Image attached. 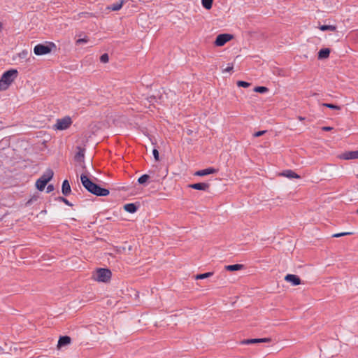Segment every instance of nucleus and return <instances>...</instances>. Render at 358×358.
Segmentation results:
<instances>
[{
  "instance_id": "obj_23",
  "label": "nucleus",
  "mask_w": 358,
  "mask_h": 358,
  "mask_svg": "<svg viewBox=\"0 0 358 358\" xmlns=\"http://www.w3.org/2000/svg\"><path fill=\"white\" fill-rule=\"evenodd\" d=\"M213 0H201L202 6L207 10L212 8Z\"/></svg>"
},
{
  "instance_id": "obj_19",
  "label": "nucleus",
  "mask_w": 358,
  "mask_h": 358,
  "mask_svg": "<svg viewBox=\"0 0 358 358\" xmlns=\"http://www.w3.org/2000/svg\"><path fill=\"white\" fill-rule=\"evenodd\" d=\"M124 209L130 213H134L137 210V207L134 203H127L124 206Z\"/></svg>"
},
{
  "instance_id": "obj_20",
  "label": "nucleus",
  "mask_w": 358,
  "mask_h": 358,
  "mask_svg": "<svg viewBox=\"0 0 358 358\" xmlns=\"http://www.w3.org/2000/svg\"><path fill=\"white\" fill-rule=\"evenodd\" d=\"M243 267L242 264H233L227 265L225 266V269L229 271H234L241 269Z\"/></svg>"
},
{
  "instance_id": "obj_2",
  "label": "nucleus",
  "mask_w": 358,
  "mask_h": 358,
  "mask_svg": "<svg viewBox=\"0 0 358 358\" xmlns=\"http://www.w3.org/2000/svg\"><path fill=\"white\" fill-rule=\"evenodd\" d=\"M17 76V71L10 69L6 71L0 79V90H6Z\"/></svg>"
},
{
  "instance_id": "obj_34",
  "label": "nucleus",
  "mask_w": 358,
  "mask_h": 358,
  "mask_svg": "<svg viewBox=\"0 0 358 358\" xmlns=\"http://www.w3.org/2000/svg\"><path fill=\"white\" fill-rule=\"evenodd\" d=\"M266 132V131H265V130L259 131L257 132H255L253 134V136H254V137H259V136H261L264 135Z\"/></svg>"
},
{
  "instance_id": "obj_38",
  "label": "nucleus",
  "mask_w": 358,
  "mask_h": 358,
  "mask_svg": "<svg viewBox=\"0 0 358 358\" xmlns=\"http://www.w3.org/2000/svg\"><path fill=\"white\" fill-rule=\"evenodd\" d=\"M62 201L68 206H71V203L65 198H61Z\"/></svg>"
},
{
  "instance_id": "obj_31",
  "label": "nucleus",
  "mask_w": 358,
  "mask_h": 358,
  "mask_svg": "<svg viewBox=\"0 0 358 358\" xmlns=\"http://www.w3.org/2000/svg\"><path fill=\"white\" fill-rule=\"evenodd\" d=\"M100 60L101 62L103 63H106L108 62L109 60V58H108V54H103L100 57Z\"/></svg>"
},
{
  "instance_id": "obj_11",
  "label": "nucleus",
  "mask_w": 358,
  "mask_h": 358,
  "mask_svg": "<svg viewBox=\"0 0 358 358\" xmlns=\"http://www.w3.org/2000/svg\"><path fill=\"white\" fill-rule=\"evenodd\" d=\"M189 187L197 190L206 191L209 188V185L205 182H199L189 185Z\"/></svg>"
},
{
  "instance_id": "obj_30",
  "label": "nucleus",
  "mask_w": 358,
  "mask_h": 358,
  "mask_svg": "<svg viewBox=\"0 0 358 358\" xmlns=\"http://www.w3.org/2000/svg\"><path fill=\"white\" fill-rule=\"evenodd\" d=\"M323 106H325V107L331 108V109H336V110H339L340 109V107L338 106L334 105V104H331V103H324Z\"/></svg>"
},
{
  "instance_id": "obj_13",
  "label": "nucleus",
  "mask_w": 358,
  "mask_h": 358,
  "mask_svg": "<svg viewBox=\"0 0 358 358\" xmlns=\"http://www.w3.org/2000/svg\"><path fill=\"white\" fill-rule=\"evenodd\" d=\"M216 173V170L213 168H208L203 170L198 171L195 173L196 176H204L209 174L215 173Z\"/></svg>"
},
{
  "instance_id": "obj_14",
  "label": "nucleus",
  "mask_w": 358,
  "mask_h": 358,
  "mask_svg": "<svg viewBox=\"0 0 358 358\" xmlns=\"http://www.w3.org/2000/svg\"><path fill=\"white\" fill-rule=\"evenodd\" d=\"M54 173L52 170L48 169L43 174V176L40 178L42 180L46 181L48 183L53 177Z\"/></svg>"
},
{
  "instance_id": "obj_35",
  "label": "nucleus",
  "mask_w": 358,
  "mask_h": 358,
  "mask_svg": "<svg viewBox=\"0 0 358 358\" xmlns=\"http://www.w3.org/2000/svg\"><path fill=\"white\" fill-rule=\"evenodd\" d=\"M152 154L154 155L155 160L158 161L159 160V152L157 151V150L154 149L152 151Z\"/></svg>"
},
{
  "instance_id": "obj_1",
  "label": "nucleus",
  "mask_w": 358,
  "mask_h": 358,
  "mask_svg": "<svg viewBox=\"0 0 358 358\" xmlns=\"http://www.w3.org/2000/svg\"><path fill=\"white\" fill-rule=\"evenodd\" d=\"M80 180L83 185L87 191L96 196H107L109 194L108 189L101 188L98 185L94 183L85 174L81 175Z\"/></svg>"
},
{
  "instance_id": "obj_4",
  "label": "nucleus",
  "mask_w": 358,
  "mask_h": 358,
  "mask_svg": "<svg viewBox=\"0 0 358 358\" xmlns=\"http://www.w3.org/2000/svg\"><path fill=\"white\" fill-rule=\"evenodd\" d=\"M51 46H55V45L53 43H50L49 45L38 44L34 47V52L38 56L47 55L51 52Z\"/></svg>"
},
{
  "instance_id": "obj_21",
  "label": "nucleus",
  "mask_w": 358,
  "mask_h": 358,
  "mask_svg": "<svg viewBox=\"0 0 358 358\" xmlns=\"http://www.w3.org/2000/svg\"><path fill=\"white\" fill-rule=\"evenodd\" d=\"M319 29L321 31H335L336 30V27L334 25H321L319 27Z\"/></svg>"
},
{
  "instance_id": "obj_12",
  "label": "nucleus",
  "mask_w": 358,
  "mask_h": 358,
  "mask_svg": "<svg viewBox=\"0 0 358 358\" xmlns=\"http://www.w3.org/2000/svg\"><path fill=\"white\" fill-rule=\"evenodd\" d=\"M78 152L75 155V160L77 162H83L85 157V150L81 147H77Z\"/></svg>"
},
{
  "instance_id": "obj_18",
  "label": "nucleus",
  "mask_w": 358,
  "mask_h": 358,
  "mask_svg": "<svg viewBox=\"0 0 358 358\" xmlns=\"http://www.w3.org/2000/svg\"><path fill=\"white\" fill-rule=\"evenodd\" d=\"M282 176L288 178H299L300 176L292 170H286L281 173Z\"/></svg>"
},
{
  "instance_id": "obj_15",
  "label": "nucleus",
  "mask_w": 358,
  "mask_h": 358,
  "mask_svg": "<svg viewBox=\"0 0 358 358\" xmlns=\"http://www.w3.org/2000/svg\"><path fill=\"white\" fill-rule=\"evenodd\" d=\"M62 194L66 196L69 194L71 192V186L67 180H64L63 181L62 187Z\"/></svg>"
},
{
  "instance_id": "obj_27",
  "label": "nucleus",
  "mask_w": 358,
  "mask_h": 358,
  "mask_svg": "<svg viewBox=\"0 0 358 358\" xmlns=\"http://www.w3.org/2000/svg\"><path fill=\"white\" fill-rule=\"evenodd\" d=\"M237 85L238 87H248L249 86H250V83H248V82H245V81H238L237 82Z\"/></svg>"
},
{
  "instance_id": "obj_16",
  "label": "nucleus",
  "mask_w": 358,
  "mask_h": 358,
  "mask_svg": "<svg viewBox=\"0 0 358 358\" xmlns=\"http://www.w3.org/2000/svg\"><path fill=\"white\" fill-rule=\"evenodd\" d=\"M124 3V0H120V2L113 3L109 6L107 7V9L111 10L113 11H117L120 10Z\"/></svg>"
},
{
  "instance_id": "obj_3",
  "label": "nucleus",
  "mask_w": 358,
  "mask_h": 358,
  "mask_svg": "<svg viewBox=\"0 0 358 358\" xmlns=\"http://www.w3.org/2000/svg\"><path fill=\"white\" fill-rule=\"evenodd\" d=\"M111 277V272L107 268H99L93 274V278L99 282H108Z\"/></svg>"
},
{
  "instance_id": "obj_8",
  "label": "nucleus",
  "mask_w": 358,
  "mask_h": 358,
  "mask_svg": "<svg viewBox=\"0 0 358 358\" xmlns=\"http://www.w3.org/2000/svg\"><path fill=\"white\" fill-rule=\"evenodd\" d=\"M271 341V339L268 338H252V339H245L243 340L241 343L243 345H250V344H255L259 343H268Z\"/></svg>"
},
{
  "instance_id": "obj_25",
  "label": "nucleus",
  "mask_w": 358,
  "mask_h": 358,
  "mask_svg": "<svg viewBox=\"0 0 358 358\" xmlns=\"http://www.w3.org/2000/svg\"><path fill=\"white\" fill-rule=\"evenodd\" d=\"M150 178V176L147 174H144L143 176H141L138 180V183L140 184H144L145 182H146L148 181V180Z\"/></svg>"
},
{
  "instance_id": "obj_10",
  "label": "nucleus",
  "mask_w": 358,
  "mask_h": 358,
  "mask_svg": "<svg viewBox=\"0 0 358 358\" xmlns=\"http://www.w3.org/2000/svg\"><path fill=\"white\" fill-rule=\"evenodd\" d=\"M71 339L68 336H62L59 338L57 343V348L61 349L63 347H66L71 343Z\"/></svg>"
},
{
  "instance_id": "obj_36",
  "label": "nucleus",
  "mask_w": 358,
  "mask_h": 358,
  "mask_svg": "<svg viewBox=\"0 0 358 358\" xmlns=\"http://www.w3.org/2000/svg\"><path fill=\"white\" fill-rule=\"evenodd\" d=\"M322 129L323 131H331V130L333 129V128H332V127H323L322 128Z\"/></svg>"
},
{
  "instance_id": "obj_9",
  "label": "nucleus",
  "mask_w": 358,
  "mask_h": 358,
  "mask_svg": "<svg viewBox=\"0 0 358 358\" xmlns=\"http://www.w3.org/2000/svg\"><path fill=\"white\" fill-rule=\"evenodd\" d=\"M285 280L290 282L292 285H299L301 283V279L296 275L287 274L285 277Z\"/></svg>"
},
{
  "instance_id": "obj_42",
  "label": "nucleus",
  "mask_w": 358,
  "mask_h": 358,
  "mask_svg": "<svg viewBox=\"0 0 358 358\" xmlns=\"http://www.w3.org/2000/svg\"><path fill=\"white\" fill-rule=\"evenodd\" d=\"M357 178H358V175H357Z\"/></svg>"
},
{
  "instance_id": "obj_6",
  "label": "nucleus",
  "mask_w": 358,
  "mask_h": 358,
  "mask_svg": "<svg viewBox=\"0 0 358 358\" xmlns=\"http://www.w3.org/2000/svg\"><path fill=\"white\" fill-rule=\"evenodd\" d=\"M232 38V36L227 34H220L217 36L215 44L217 46H222Z\"/></svg>"
},
{
  "instance_id": "obj_40",
  "label": "nucleus",
  "mask_w": 358,
  "mask_h": 358,
  "mask_svg": "<svg viewBox=\"0 0 358 358\" xmlns=\"http://www.w3.org/2000/svg\"><path fill=\"white\" fill-rule=\"evenodd\" d=\"M2 27V24L0 22V29Z\"/></svg>"
},
{
  "instance_id": "obj_17",
  "label": "nucleus",
  "mask_w": 358,
  "mask_h": 358,
  "mask_svg": "<svg viewBox=\"0 0 358 358\" xmlns=\"http://www.w3.org/2000/svg\"><path fill=\"white\" fill-rule=\"evenodd\" d=\"M330 50L329 48L321 49L318 52V59H324L329 57Z\"/></svg>"
},
{
  "instance_id": "obj_33",
  "label": "nucleus",
  "mask_w": 358,
  "mask_h": 358,
  "mask_svg": "<svg viewBox=\"0 0 358 358\" xmlns=\"http://www.w3.org/2000/svg\"><path fill=\"white\" fill-rule=\"evenodd\" d=\"M88 41V38L87 37L83 38H78L76 41V44L79 45L80 43H87Z\"/></svg>"
},
{
  "instance_id": "obj_26",
  "label": "nucleus",
  "mask_w": 358,
  "mask_h": 358,
  "mask_svg": "<svg viewBox=\"0 0 358 358\" xmlns=\"http://www.w3.org/2000/svg\"><path fill=\"white\" fill-rule=\"evenodd\" d=\"M254 91L256 92H259V93H265V92H267L268 91V90L266 87L261 86V87H256L254 89Z\"/></svg>"
},
{
  "instance_id": "obj_7",
  "label": "nucleus",
  "mask_w": 358,
  "mask_h": 358,
  "mask_svg": "<svg viewBox=\"0 0 358 358\" xmlns=\"http://www.w3.org/2000/svg\"><path fill=\"white\" fill-rule=\"evenodd\" d=\"M339 158L344 160L358 159V150L345 152L339 155Z\"/></svg>"
},
{
  "instance_id": "obj_37",
  "label": "nucleus",
  "mask_w": 358,
  "mask_h": 358,
  "mask_svg": "<svg viewBox=\"0 0 358 358\" xmlns=\"http://www.w3.org/2000/svg\"><path fill=\"white\" fill-rule=\"evenodd\" d=\"M54 189V187L52 185H49L48 187H47V192H52V190Z\"/></svg>"
},
{
  "instance_id": "obj_29",
  "label": "nucleus",
  "mask_w": 358,
  "mask_h": 358,
  "mask_svg": "<svg viewBox=\"0 0 358 358\" xmlns=\"http://www.w3.org/2000/svg\"><path fill=\"white\" fill-rule=\"evenodd\" d=\"M352 234H353L352 232H343V233L335 234L332 236L335 237V238H338V237H341L343 236L352 235Z\"/></svg>"
},
{
  "instance_id": "obj_39",
  "label": "nucleus",
  "mask_w": 358,
  "mask_h": 358,
  "mask_svg": "<svg viewBox=\"0 0 358 358\" xmlns=\"http://www.w3.org/2000/svg\"><path fill=\"white\" fill-rule=\"evenodd\" d=\"M299 119L300 120H304V118H303V117H299Z\"/></svg>"
},
{
  "instance_id": "obj_24",
  "label": "nucleus",
  "mask_w": 358,
  "mask_h": 358,
  "mask_svg": "<svg viewBox=\"0 0 358 358\" xmlns=\"http://www.w3.org/2000/svg\"><path fill=\"white\" fill-rule=\"evenodd\" d=\"M213 274V273L212 272H208V273H202V274H198L195 276V278L196 280L205 279V278L212 276Z\"/></svg>"
},
{
  "instance_id": "obj_5",
  "label": "nucleus",
  "mask_w": 358,
  "mask_h": 358,
  "mask_svg": "<svg viewBox=\"0 0 358 358\" xmlns=\"http://www.w3.org/2000/svg\"><path fill=\"white\" fill-rule=\"evenodd\" d=\"M72 121L69 117H65L62 119H58L55 127L59 130H64L70 127Z\"/></svg>"
},
{
  "instance_id": "obj_32",
  "label": "nucleus",
  "mask_w": 358,
  "mask_h": 358,
  "mask_svg": "<svg viewBox=\"0 0 358 358\" xmlns=\"http://www.w3.org/2000/svg\"><path fill=\"white\" fill-rule=\"evenodd\" d=\"M233 69H234V65L229 64L227 68H225L224 69L222 70V72L223 73L231 72V71H232Z\"/></svg>"
},
{
  "instance_id": "obj_22",
  "label": "nucleus",
  "mask_w": 358,
  "mask_h": 358,
  "mask_svg": "<svg viewBox=\"0 0 358 358\" xmlns=\"http://www.w3.org/2000/svg\"><path fill=\"white\" fill-rule=\"evenodd\" d=\"M47 185L46 181H45V180H41V179H40V178H39V179H38V180H37V181H36V188H37L38 190H40V191L43 190V189L45 188V185Z\"/></svg>"
},
{
  "instance_id": "obj_41",
  "label": "nucleus",
  "mask_w": 358,
  "mask_h": 358,
  "mask_svg": "<svg viewBox=\"0 0 358 358\" xmlns=\"http://www.w3.org/2000/svg\"><path fill=\"white\" fill-rule=\"evenodd\" d=\"M357 213H358V210H357Z\"/></svg>"
},
{
  "instance_id": "obj_28",
  "label": "nucleus",
  "mask_w": 358,
  "mask_h": 358,
  "mask_svg": "<svg viewBox=\"0 0 358 358\" xmlns=\"http://www.w3.org/2000/svg\"><path fill=\"white\" fill-rule=\"evenodd\" d=\"M352 234H353L352 232H343V233L335 234L332 236L335 237V238H338V237H341L343 236L352 235Z\"/></svg>"
}]
</instances>
